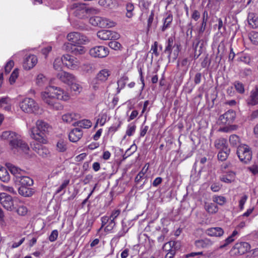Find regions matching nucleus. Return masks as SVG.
<instances>
[{"instance_id": "1", "label": "nucleus", "mask_w": 258, "mask_h": 258, "mask_svg": "<svg viewBox=\"0 0 258 258\" xmlns=\"http://www.w3.org/2000/svg\"><path fill=\"white\" fill-rule=\"evenodd\" d=\"M68 94L59 87L49 86L46 90L41 93V98L50 108L61 110L63 106L58 103L56 99L67 101L69 99Z\"/></svg>"}, {"instance_id": "2", "label": "nucleus", "mask_w": 258, "mask_h": 258, "mask_svg": "<svg viewBox=\"0 0 258 258\" xmlns=\"http://www.w3.org/2000/svg\"><path fill=\"white\" fill-rule=\"evenodd\" d=\"M51 130V126L42 120H38L35 126L31 127L29 134L31 138L42 144L47 143V136Z\"/></svg>"}, {"instance_id": "3", "label": "nucleus", "mask_w": 258, "mask_h": 258, "mask_svg": "<svg viewBox=\"0 0 258 258\" xmlns=\"http://www.w3.org/2000/svg\"><path fill=\"white\" fill-rule=\"evenodd\" d=\"M20 107L24 112L26 113L39 114L42 112V110L38 104L34 100L30 98L23 99L20 103Z\"/></svg>"}, {"instance_id": "4", "label": "nucleus", "mask_w": 258, "mask_h": 258, "mask_svg": "<svg viewBox=\"0 0 258 258\" xmlns=\"http://www.w3.org/2000/svg\"><path fill=\"white\" fill-rule=\"evenodd\" d=\"M174 37H169L166 43V45L164 53L168 54V58L169 60L170 59L173 49V58L174 59L177 58L179 52L180 51V44L179 43H174Z\"/></svg>"}, {"instance_id": "5", "label": "nucleus", "mask_w": 258, "mask_h": 258, "mask_svg": "<svg viewBox=\"0 0 258 258\" xmlns=\"http://www.w3.org/2000/svg\"><path fill=\"white\" fill-rule=\"evenodd\" d=\"M74 7L76 9L74 12L75 15L80 19L87 17L88 14H96L97 13V10L86 7L85 4H75Z\"/></svg>"}, {"instance_id": "6", "label": "nucleus", "mask_w": 258, "mask_h": 258, "mask_svg": "<svg viewBox=\"0 0 258 258\" xmlns=\"http://www.w3.org/2000/svg\"><path fill=\"white\" fill-rule=\"evenodd\" d=\"M10 146L11 150L14 153L22 152L27 153L29 150L28 144L21 138L19 135L13 141H11V144Z\"/></svg>"}, {"instance_id": "7", "label": "nucleus", "mask_w": 258, "mask_h": 258, "mask_svg": "<svg viewBox=\"0 0 258 258\" xmlns=\"http://www.w3.org/2000/svg\"><path fill=\"white\" fill-rule=\"evenodd\" d=\"M236 153L239 160L244 163H247L251 159L252 152L247 145L239 146Z\"/></svg>"}, {"instance_id": "8", "label": "nucleus", "mask_w": 258, "mask_h": 258, "mask_svg": "<svg viewBox=\"0 0 258 258\" xmlns=\"http://www.w3.org/2000/svg\"><path fill=\"white\" fill-rule=\"evenodd\" d=\"M89 23L94 26L99 27H112L114 26L115 23L106 18L94 16L90 17Z\"/></svg>"}, {"instance_id": "9", "label": "nucleus", "mask_w": 258, "mask_h": 258, "mask_svg": "<svg viewBox=\"0 0 258 258\" xmlns=\"http://www.w3.org/2000/svg\"><path fill=\"white\" fill-rule=\"evenodd\" d=\"M67 38L69 42L74 45L85 44L89 42V39L86 36L76 32L69 33Z\"/></svg>"}, {"instance_id": "10", "label": "nucleus", "mask_w": 258, "mask_h": 258, "mask_svg": "<svg viewBox=\"0 0 258 258\" xmlns=\"http://www.w3.org/2000/svg\"><path fill=\"white\" fill-rule=\"evenodd\" d=\"M0 203L7 210L11 211L16 209L14 206L12 197L7 194L1 193L0 194Z\"/></svg>"}, {"instance_id": "11", "label": "nucleus", "mask_w": 258, "mask_h": 258, "mask_svg": "<svg viewBox=\"0 0 258 258\" xmlns=\"http://www.w3.org/2000/svg\"><path fill=\"white\" fill-rule=\"evenodd\" d=\"M89 52L93 57L103 58L108 54L109 50L107 47L104 46H97L92 48Z\"/></svg>"}, {"instance_id": "12", "label": "nucleus", "mask_w": 258, "mask_h": 258, "mask_svg": "<svg viewBox=\"0 0 258 258\" xmlns=\"http://www.w3.org/2000/svg\"><path fill=\"white\" fill-rule=\"evenodd\" d=\"M97 36L101 40H111L117 39L119 37V35L117 33L106 30H102L97 32Z\"/></svg>"}, {"instance_id": "13", "label": "nucleus", "mask_w": 258, "mask_h": 258, "mask_svg": "<svg viewBox=\"0 0 258 258\" xmlns=\"http://www.w3.org/2000/svg\"><path fill=\"white\" fill-rule=\"evenodd\" d=\"M236 117L235 112L230 109L219 117V121L223 124L232 123L235 120Z\"/></svg>"}, {"instance_id": "14", "label": "nucleus", "mask_w": 258, "mask_h": 258, "mask_svg": "<svg viewBox=\"0 0 258 258\" xmlns=\"http://www.w3.org/2000/svg\"><path fill=\"white\" fill-rule=\"evenodd\" d=\"M248 106H255L258 104V87L255 86L250 92V95L246 100Z\"/></svg>"}, {"instance_id": "15", "label": "nucleus", "mask_w": 258, "mask_h": 258, "mask_svg": "<svg viewBox=\"0 0 258 258\" xmlns=\"http://www.w3.org/2000/svg\"><path fill=\"white\" fill-rule=\"evenodd\" d=\"M57 77L64 83L71 85L76 81L75 77L69 73L60 72L57 74Z\"/></svg>"}, {"instance_id": "16", "label": "nucleus", "mask_w": 258, "mask_h": 258, "mask_svg": "<svg viewBox=\"0 0 258 258\" xmlns=\"http://www.w3.org/2000/svg\"><path fill=\"white\" fill-rule=\"evenodd\" d=\"M111 75V72L106 69H104L100 71L95 77L96 84L104 83L106 82L109 76Z\"/></svg>"}, {"instance_id": "17", "label": "nucleus", "mask_w": 258, "mask_h": 258, "mask_svg": "<svg viewBox=\"0 0 258 258\" xmlns=\"http://www.w3.org/2000/svg\"><path fill=\"white\" fill-rule=\"evenodd\" d=\"M15 182L20 186L30 187L33 184V180L30 177L22 174L20 176L17 177L16 179H14Z\"/></svg>"}, {"instance_id": "18", "label": "nucleus", "mask_w": 258, "mask_h": 258, "mask_svg": "<svg viewBox=\"0 0 258 258\" xmlns=\"http://www.w3.org/2000/svg\"><path fill=\"white\" fill-rule=\"evenodd\" d=\"M37 62V57L34 55H29L24 59L23 67L25 70H29L33 68Z\"/></svg>"}, {"instance_id": "19", "label": "nucleus", "mask_w": 258, "mask_h": 258, "mask_svg": "<svg viewBox=\"0 0 258 258\" xmlns=\"http://www.w3.org/2000/svg\"><path fill=\"white\" fill-rule=\"evenodd\" d=\"M250 244L246 242H241L236 243L233 246L234 249L237 250V253L240 255L248 252L250 249Z\"/></svg>"}, {"instance_id": "20", "label": "nucleus", "mask_w": 258, "mask_h": 258, "mask_svg": "<svg viewBox=\"0 0 258 258\" xmlns=\"http://www.w3.org/2000/svg\"><path fill=\"white\" fill-rule=\"evenodd\" d=\"M63 64L67 67L70 68L72 69L76 68L77 66L76 63L77 62L76 59L74 57L69 55H63L62 57Z\"/></svg>"}, {"instance_id": "21", "label": "nucleus", "mask_w": 258, "mask_h": 258, "mask_svg": "<svg viewBox=\"0 0 258 258\" xmlns=\"http://www.w3.org/2000/svg\"><path fill=\"white\" fill-rule=\"evenodd\" d=\"M83 136V132L80 128L73 129L69 135L70 141L76 142L78 141Z\"/></svg>"}, {"instance_id": "22", "label": "nucleus", "mask_w": 258, "mask_h": 258, "mask_svg": "<svg viewBox=\"0 0 258 258\" xmlns=\"http://www.w3.org/2000/svg\"><path fill=\"white\" fill-rule=\"evenodd\" d=\"M18 134L13 131H7L3 132L0 136L2 140L8 141L9 145L11 144V141H13L18 137Z\"/></svg>"}, {"instance_id": "23", "label": "nucleus", "mask_w": 258, "mask_h": 258, "mask_svg": "<svg viewBox=\"0 0 258 258\" xmlns=\"http://www.w3.org/2000/svg\"><path fill=\"white\" fill-rule=\"evenodd\" d=\"M223 229L219 227H212L206 230V234L210 236L221 237L224 234Z\"/></svg>"}, {"instance_id": "24", "label": "nucleus", "mask_w": 258, "mask_h": 258, "mask_svg": "<svg viewBox=\"0 0 258 258\" xmlns=\"http://www.w3.org/2000/svg\"><path fill=\"white\" fill-rule=\"evenodd\" d=\"M195 246L199 248H208L213 244V241L208 238L197 240L195 242Z\"/></svg>"}, {"instance_id": "25", "label": "nucleus", "mask_w": 258, "mask_h": 258, "mask_svg": "<svg viewBox=\"0 0 258 258\" xmlns=\"http://www.w3.org/2000/svg\"><path fill=\"white\" fill-rule=\"evenodd\" d=\"M204 42L203 40L199 39L196 44L194 43L193 45L195 49L194 59H197L202 53L203 51Z\"/></svg>"}, {"instance_id": "26", "label": "nucleus", "mask_w": 258, "mask_h": 258, "mask_svg": "<svg viewBox=\"0 0 258 258\" xmlns=\"http://www.w3.org/2000/svg\"><path fill=\"white\" fill-rule=\"evenodd\" d=\"M6 166L11 173L15 176V179H16L17 176H20L25 173V171L20 168L12 165L11 163H7Z\"/></svg>"}, {"instance_id": "27", "label": "nucleus", "mask_w": 258, "mask_h": 258, "mask_svg": "<svg viewBox=\"0 0 258 258\" xmlns=\"http://www.w3.org/2000/svg\"><path fill=\"white\" fill-rule=\"evenodd\" d=\"M18 193L24 197H29L32 196L34 193L33 188L27 186H20L18 188Z\"/></svg>"}, {"instance_id": "28", "label": "nucleus", "mask_w": 258, "mask_h": 258, "mask_svg": "<svg viewBox=\"0 0 258 258\" xmlns=\"http://www.w3.org/2000/svg\"><path fill=\"white\" fill-rule=\"evenodd\" d=\"M33 149L42 157L46 156L48 152V150L40 144H35Z\"/></svg>"}, {"instance_id": "29", "label": "nucleus", "mask_w": 258, "mask_h": 258, "mask_svg": "<svg viewBox=\"0 0 258 258\" xmlns=\"http://www.w3.org/2000/svg\"><path fill=\"white\" fill-rule=\"evenodd\" d=\"M214 146L216 148L220 150H224L228 148L227 140L224 138H220L215 141Z\"/></svg>"}, {"instance_id": "30", "label": "nucleus", "mask_w": 258, "mask_h": 258, "mask_svg": "<svg viewBox=\"0 0 258 258\" xmlns=\"http://www.w3.org/2000/svg\"><path fill=\"white\" fill-rule=\"evenodd\" d=\"M247 20L249 25L253 28L258 27V18L253 13L248 14Z\"/></svg>"}, {"instance_id": "31", "label": "nucleus", "mask_w": 258, "mask_h": 258, "mask_svg": "<svg viewBox=\"0 0 258 258\" xmlns=\"http://www.w3.org/2000/svg\"><path fill=\"white\" fill-rule=\"evenodd\" d=\"M92 122L89 119H82L73 123L74 126H78L84 128H89L92 126Z\"/></svg>"}, {"instance_id": "32", "label": "nucleus", "mask_w": 258, "mask_h": 258, "mask_svg": "<svg viewBox=\"0 0 258 258\" xmlns=\"http://www.w3.org/2000/svg\"><path fill=\"white\" fill-rule=\"evenodd\" d=\"M10 176L7 169L4 167H0V180L3 182L10 180Z\"/></svg>"}, {"instance_id": "33", "label": "nucleus", "mask_w": 258, "mask_h": 258, "mask_svg": "<svg viewBox=\"0 0 258 258\" xmlns=\"http://www.w3.org/2000/svg\"><path fill=\"white\" fill-rule=\"evenodd\" d=\"M230 150L229 148H225L224 150H220L218 154V158L222 161H225L228 158L229 155Z\"/></svg>"}, {"instance_id": "34", "label": "nucleus", "mask_w": 258, "mask_h": 258, "mask_svg": "<svg viewBox=\"0 0 258 258\" xmlns=\"http://www.w3.org/2000/svg\"><path fill=\"white\" fill-rule=\"evenodd\" d=\"M205 208L210 214L216 213L218 211L217 206L214 203H206Z\"/></svg>"}, {"instance_id": "35", "label": "nucleus", "mask_w": 258, "mask_h": 258, "mask_svg": "<svg viewBox=\"0 0 258 258\" xmlns=\"http://www.w3.org/2000/svg\"><path fill=\"white\" fill-rule=\"evenodd\" d=\"M238 232L236 230L233 231L232 234L224 240V243L223 244H221L219 248L221 249L225 247L226 246H227L228 244H229L230 243L232 242L234 240L233 237L235 236H236Z\"/></svg>"}, {"instance_id": "36", "label": "nucleus", "mask_w": 258, "mask_h": 258, "mask_svg": "<svg viewBox=\"0 0 258 258\" xmlns=\"http://www.w3.org/2000/svg\"><path fill=\"white\" fill-rule=\"evenodd\" d=\"M173 20V16L171 14H167V17L165 18L164 24L162 28V31H164L166 29L169 28Z\"/></svg>"}, {"instance_id": "37", "label": "nucleus", "mask_w": 258, "mask_h": 258, "mask_svg": "<svg viewBox=\"0 0 258 258\" xmlns=\"http://www.w3.org/2000/svg\"><path fill=\"white\" fill-rule=\"evenodd\" d=\"M77 115L73 113H68L62 116V119L64 122L71 123L74 119H76Z\"/></svg>"}, {"instance_id": "38", "label": "nucleus", "mask_w": 258, "mask_h": 258, "mask_svg": "<svg viewBox=\"0 0 258 258\" xmlns=\"http://www.w3.org/2000/svg\"><path fill=\"white\" fill-rule=\"evenodd\" d=\"M85 52V48L81 45H75L72 50V53L75 55L83 54Z\"/></svg>"}, {"instance_id": "39", "label": "nucleus", "mask_w": 258, "mask_h": 258, "mask_svg": "<svg viewBox=\"0 0 258 258\" xmlns=\"http://www.w3.org/2000/svg\"><path fill=\"white\" fill-rule=\"evenodd\" d=\"M235 173L233 172H230L228 175H223L220 177V180L224 182L229 183L234 179Z\"/></svg>"}, {"instance_id": "40", "label": "nucleus", "mask_w": 258, "mask_h": 258, "mask_svg": "<svg viewBox=\"0 0 258 258\" xmlns=\"http://www.w3.org/2000/svg\"><path fill=\"white\" fill-rule=\"evenodd\" d=\"M137 149V146L136 144H134L132 145L130 148H128L123 155V159L127 158L128 157L132 155L134 152L136 151Z\"/></svg>"}, {"instance_id": "41", "label": "nucleus", "mask_w": 258, "mask_h": 258, "mask_svg": "<svg viewBox=\"0 0 258 258\" xmlns=\"http://www.w3.org/2000/svg\"><path fill=\"white\" fill-rule=\"evenodd\" d=\"M62 64H63V61L62 60V57H57L55 58L54 61L53 68L55 70L58 71H61Z\"/></svg>"}, {"instance_id": "42", "label": "nucleus", "mask_w": 258, "mask_h": 258, "mask_svg": "<svg viewBox=\"0 0 258 258\" xmlns=\"http://www.w3.org/2000/svg\"><path fill=\"white\" fill-rule=\"evenodd\" d=\"M229 142L231 146H237L240 143L239 137L236 135H232L229 137Z\"/></svg>"}, {"instance_id": "43", "label": "nucleus", "mask_w": 258, "mask_h": 258, "mask_svg": "<svg viewBox=\"0 0 258 258\" xmlns=\"http://www.w3.org/2000/svg\"><path fill=\"white\" fill-rule=\"evenodd\" d=\"M126 16L128 18H131L133 15V11L134 10V6L132 3H127L126 5Z\"/></svg>"}, {"instance_id": "44", "label": "nucleus", "mask_w": 258, "mask_h": 258, "mask_svg": "<svg viewBox=\"0 0 258 258\" xmlns=\"http://www.w3.org/2000/svg\"><path fill=\"white\" fill-rule=\"evenodd\" d=\"M56 150L60 152H64L67 150L66 143L62 140H59L56 145Z\"/></svg>"}, {"instance_id": "45", "label": "nucleus", "mask_w": 258, "mask_h": 258, "mask_svg": "<svg viewBox=\"0 0 258 258\" xmlns=\"http://www.w3.org/2000/svg\"><path fill=\"white\" fill-rule=\"evenodd\" d=\"M69 183H70L69 179H66V180H64L63 181V182L61 183V184L58 187V188L56 190L55 193L56 194H59V193H60L62 191H63L62 195H63L65 193V188L68 185Z\"/></svg>"}, {"instance_id": "46", "label": "nucleus", "mask_w": 258, "mask_h": 258, "mask_svg": "<svg viewBox=\"0 0 258 258\" xmlns=\"http://www.w3.org/2000/svg\"><path fill=\"white\" fill-rule=\"evenodd\" d=\"M248 37L253 44L258 45V32L252 31L249 34Z\"/></svg>"}, {"instance_id": "47", "label": "nucleus", "mask_w": 258, "mask_h": 258, "mask_svg": "<svg viewBox=\"0 0 258 258\" xmlns=\"http://www.w3.org/2000/svg\"><path fill=\"white\" fill-rule=\"evenodd\" d=\"M234 86L236 90L240 94H243L245 92L244 85L239 81H235Z\"/></svg>"}, {"instance_id": "48", "label": "nucleus", "mask_w": 258, "mask_h": 258, "mask_svg": "<svg viewBox=\"0 0 258 258\" xmlns=\"http://www.w3.org/2000/svg\"><path fill=\"white\" fill-rule=\"evenodd\" d=\"M213 201L219 205H223L226 202V198L223 196H214Z\"/></svg>"}, {"instance_id": "49", "label": "nucleus", "mask_w": 258, "mask_h": 258, "mask_svg": "<svg viewBox=\"0 0 258 258\" xmlns=\"http://www.w3.org/2000/svg\"><path fill=\"white\" fill-rule=\"evenodd\" d=\"M128 80L127 76L124 75L119 80L117 81V85L120 87V89H123L126 84V82Z\"/></svg>"}, {"instance_id": "50", "label": "nucleus", "mask_w": 258, "mask_h": 258, "mask_svg": "<svg viewBox=\"0 0 258 258\" xmlns=\"http://www.w3.org/2000/svg\"><path fill=\"white\" fill-rule=\"evenodd\" d=\"M19 71L18 69H15L11 75L9 79V81L11 84L14 83L16 79L18 77Z\"/></svg>"}, {"instance_id": "51", "label": "nucleus", "mask_w": 258, "mask_h": 258, "mask_svg": "<svg viewBox=\"0 0 258 258\" xmlns=\"http://www.w3.org/2000/svg\"><path fill=\"white\" fill-rule=\"evenodd\" d=\"M136 128V125L134 123L129 124L126 131V135L128 136H132L135 133Z\"/></svg>"}, {"instance_id": "52", "label": "nucleus", "mask_w": 258, "mask_h": 258, "mask_svg": "<svg viewBox=\"0 0 258 258\" xmlns=\"http://www.w3.org/2000/svg\"><path fill=\"white\" fill-rule=\"evenodd\" d=\"M71 86V89L73 91L75 94L79 93L82 90V87L78 84L73 82L72 84L70 85Z\"/></svg>"}, {"instance_id": "53", "label": "nucleus", "mask_w": 258, "mask_h": 258, "mask_svg": "<svg viewBox=\"0 0 258 258\" xmlns=\"http://www.w3.org/2000/svg\"><path fill=\"white\" fill-rule=\"evenodd\" d=\"M14 210H16L17 213L21 216H24L27 213V209L24 206H20L17 209L16 208Z\"/></svg>"}, {"instance_id": "54", "label": "nucleus", "mask_w": 258, "mask_h": 258, "mask_svg": "<svg viewBox=\"0 0 258 258\" xmlns=\"http://www.w3.org/2000/svg\"><path fill=\"white\" fill-rule=\"evenodd\" d=\"M109 46L112 49L118 50L121 47V44L116 41H111L108 43Z\"/></svg>"}, {"instance_id": "55", "label": "nucleus", "mask_w": 258, "mask_h": 258, "mask_svg": "<svg viewBox=\"0 0 258 258\" xmlns=\"http://www.w3.org/2000/svg\"><path fill=\"white\" fill-rule=\"evenodd\" d=\"M238 128V125H231L229 126H225L223 128H221L220 131H222L223 132L228 133L231 131L236 130Z\"/></svg>"}, {"instance_id": "56", "label": "nucleus", "mask_w": 258, "mask_h": 258, "mask_svg": "<svg viewBox=\"0 0 258 258\" xmlns=\"http://www.w3.org/2000/svg\"><path fill=\"white\" fill-rule=\"evenodd\" d=\"M45 81L46 79L43 75L39 74L36 78V83L38 86H41Z\"/></svg>"}, {"instance_id": "57", "label": "nucleus", "mask_w": 258, "mask_h": 258, "mask_svg": "<svg viewBox=\"0 0 258 258\" xmlns=\"http://www.w3.org/2000/svg\"><path fill=\"white\" fill-rule=\"evenodd\" d=\"M172 243H171V241L167 242L165 243L162 247V249L164 251H170L171 250H173V246L172 245Z\"/></svg>"}, {"instance_id": "58", "label": "nucleus", "mask_w": 258, "mask_h": 258, "mask_svg": "<svg viewBox=\"0 0 258 258\" xmlns=\"http://www.w3.org/2000/svg\"><path fill=\"white\" fill-rule=\"evenodd\" d=\"M58 233L57 230H53L49 236V241L51 242L55 241L58 237Z\"/></svg>"}, {"instance_id": "59", "label": "nucleus", "mask_w": 258, "mask_h": 258, "mask_svg": "<svg viewBox=\"0 0 258 258\" xmlns=\"http://www.w3.org/2000/svg\"><path fill=\"white\" fill-rule=\"evenodd\" d=\"M14 62L12 60H9L7 63V64H6L5 67V70L6 73L8 74V73H10V72L11 71L12 68L14 66Z\"/></svg>"}, {"instance_id": "60", "label": "nucleus", "mask_w": 258, "mask_h": 258, "mask_svg": "<svg viewBox=\"0 0 258 258\" xmlns=\"http://www.w3.org/2000/svg\"><path fill=\"white\" fill-rule=\"evenodd\" d=\"M201 17V13L197 10L192 11V13L191 15V18L195 21H197Z\"/></svg>"}, {"instance_id": "61", "label": "nucleus", "mask_w": 258, "mask_h": 258, "mask_svg": "<svg viewBox=\"0 0 258 258\" xmlns=\"http://www.w3.org/2000/svg\"><path fill=\"white\" fill-rule=\"evenodd\" d=\"M211 63V60L208 57V55L207 54L206 56L205 57L203 61L201 62V67L203 68H205L208 66Z\"/></svg>"}, {"instance_id": "62", "label": "nucleus", "mask_w": 258, "mask_h": 258, "mask_svg": "<svg viewBox=\"0 0 258 258\" xmlns=\"http://www.w3.org/2000/svg\"><path fill=\"white\" fill-rule=\"evenodd\" d=\"M120 214V210L117 209L113 210L109 217L110 220H112V221H114V220Z\"/></svg>"}, {"instance_id": "63", "label": "nucleus", "mask_w": 258, "mask_h": 258, "mask_svg": "<svg viewBox=\"0 0 258 258\" xmlns=\"http://www.w3.org/2000/svg\"><path fill=\"white\" fill-rule=\"evenodd\" d=\"M146 177L145 173L143 171L140 172L136 176L135 181L137 184H138L140 181Z\"/></svg>"}, {"instance_id": "64", "label": "nucleus", "mask_w": 258, "mask_h": 258, "mask_svg": "<svg viewBox=\"0 0 258 258\" xmlns=\"http://www.w3.org/2000/svg\"><path fill=\"white\" fill-rule=\"evenodd\" d=\"M74 44L72 43H66L63 45V49L68 52H72L73 50V47L74 46Z\"/></svg>"}]
</instances>
